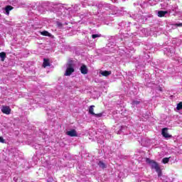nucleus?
I'll use <instances>...</instances> for the list:
<instances>
[{
    "mask_svg": "<svg viewBox=\"0 0 182 182\" xmlns=\"http://www.w3.org/2000/svg\"><path fill=\"white\" fill-rule=\"evenodd\" d=\"M0 58H1V60H5V58H6V53L4 52L0 53Z\"/></svg>",
    "mask_w": 182,
    "mask_h": 182,
    "instance_id": "4be33fe9",
    "label": "nucleus"
},
{
    "mask_svg": "<svg viewBox=\"0 0 182 182\" xmlns=\"http://www.w3.org/2000/svg\"><path fill=\"white\" fill-rule=\"evenodd\" d=\"M41 35H42L43 36H48V38H52V35L50 34V33L48 32L47 31L41 32Z\"/></svg>",
    "mask_w": 182,
    "mask_h": 182,
    "instance_id": "dca6fc26",
    "label": "nucleus"
},
{
    "mask_svg": "<svg viewBox=\"0 0 182 182\" xmlns=\"http://www.w3.org/2000/svg\"><path fill=\"white\" fill-rule=\"evenodd\" d=\"M80 70L82 73V75H87L89 70L87 69V66H86L85 64H82L80 68Z\"/></svg>",
    "mask_w": 182,
    "mask_h": 182,
    "instance_id": "1a4fd4ad",
    "label": "nucleus"
},
{
    "mask_svg": "<svg viewBox=\"0 0 182 182\" xmlns=\"http://www.w3.org/2000/svg\"><path fill=\"white\" fill-rule=\"evenodd\" d=\"M168 161H170V158H164L162 159V163L164 164H167V163H168Z\"/></svg>",
    "mask_w": 182,
    "mask_h": 182,
    "instance_id": "393cba45",
    "label": "nucleus"
},
{
    "mask_svg": "<svg viewBox=\"0 0 182 182\" xmlns=\"http://www.w3.org/2000/svg\"><path fill=\"white\" fill-rule=\"evenodd\" d=\"M146 56H147L148 58H149V55H146Z\"/></svg>",
    "mask_w": 182,
    "mask_h": 182,
    "instance_id": "4c0bfd02",
    "label": "nucleus"
},
{
    "mask_svg": "<svg viewBox=\"0 0 182 182\" xmlns=\"http://www.w3.org/2000/svg\"><path fill=\"white\" fill-rule=\"evenodd\" d=\"M175 26H179L181 27L182 26V23H176Z\"/></svg>",
    "mask_w": 182,
    "mask_h": 182,
    "instance_id": "473e14b6",
    "label": "nucleus"
},
{
    "mask_svg": "<svg viewBox=\"0 0 182 182\" xmlns=\"http://www.w3.org/2000/svg\"><path fill=\"white\" fill-rule=\"evenodd\" d=\"M124 25H126V21H122V22L119 23V26L120 28H119V29H123V28H124Z\"/></svg>",
    "mask_w": 182,
    "mask_h": 182,
    "instance_id": "b1692460",
    "label": "nucleus"
},
{
    "mask_svg": "<svg viewBox=\"0 0 182 182\" xmlns=\"http://www.w3.org/2000/svg\"><path fill=\"white\" fill-rule=\"evenodd\" d=\"M86 4L88 6H92L93 15H97L100 21H107L110 19L112 15H115V16L124 15V8L119 9L110 4H103L96 0H87Z\"/></svg>",
    "mask_w": 182,
    "mask_h": 182,
    "instance_id": "f257e3e1",
    "label": "nucleus"
},
{
    "mask_svg": "<svg viewBox=\"0 0 182 182\" xmlns=\"http://www.w3.org/2000/svg\"><path fill=\"white\" fill-rule=\"evenodd\" d=\"M100 73L102 76H109V75H112V72L110 71H101Z\"/></svg>",
    "mask_w": 182,
    "mask_h": 182,
    "instance_id": "aec40b11",
    "label": "nucleus"
},
{
    "mask_svg": "<svg viewBox=\"0 0 182 182\" xmlns=\"http://www.w3.org/2000/svg\"><path fill=\"white\" fill-rule=\"evenodd\" d=\"M114 4H119V0H111Z\"/></svg>",
    "mask_w": 182,
    "mask_h": 182,
    "instance_id": "2f4dec72",
    "label": "nucleus"
},
{
    "mask_svg": "<svg viewBox=\"0 0 182 182\" xmlns=\"http://www.w3.org/2000/svg\"><path fill=\"white\" fill-rule=\"evenodd\" d=\"M125 1H127V0H122V2H125Z\"/></svg>",
    "mask_w": 182,
    "mask_h": 182,
    "instance_id": "e433bc0d",
    "label": "nucleus"
},
{
    "mask_svg": "<svg viewBox=\"0 0 182 182\" xmlns=\"http://www.w3.org/2000/svg\"><path fill=\"white\" fill-rule=\"evenodd\" d=\"M66 134L70 136V137H76L77 136V132H76V130L75 129H71L70 131L67 132Z\"/></svg>",
    "mask_w": 182,
    "mask_h": 182,
    "instance_id": "ddd939ff",
    "label": "nucleus"
},
{
    "mask_svg": "<svg viewBox=\"0 0 182 182\" xmlns=\"http://www.w3.org/2000/svg\"><path fill=\"white\" fill-rule=\"evenodd\" d=\"M146 163L150 166L152 170H155L156 171L159 177H161V169L160 168V166L157 162H156L154 160L150 159L149 158H146Z\"/></svg>",
    "mask_w": 182,
    "mask_h": 182,
    "instance_id": "423d86ee",
    "label": "nucleus"
},
{
    "mask_svg": "<svg viewBox=\"0 0 182 182\" xmlns=\"http://www.w3.org/2000/svg\"><path fill=\"white\" fill-rule=\"evenodd\" d=\"M52 180H53V178H50L49 180H48V182H52Z\"/></svg>",
    "mask_w": 182,
    "mask_h": 182,
    "instance_id": "c9c22d12",
    "label": "nucleus"
},
{
    "mask_svg": "<svg viewBox=\"0 0 182 182\" xmlns=\"http://www.w3.org/2000/svg\"><path fill=\"white\" fill-rule=\"evenodd\" d=\"M94 110H95V105L90 106V108H89L90 114H92V116H94L95 114Z\"/></svg>",
    "mask_w": 182,
    "mask_h": 182,
    "instance_id": "6ab92c4d",
    "label": "nucleus"
},
{
    "mask_svg": "<svg viewBox=\"0 0 182 182\" xmlns=\"http://www.w3.org/2000/svg\"><path fill=\"white\" fill-rule=\"evenodd\" d=\"M123 29L127 31H130V22H126Z\"/></svg>",
    "mask_w": 182,
    "mask_h": 182,
    "instance_id": "a211bd4d",
    "label": "nucleus"
},
{
    "mask_svg": "<svg viewBox=\"0 0 182 182\" xmlns=\"http://www.w3.org/2000/svg\"><path fill=\"white\" fill-rule=\"evenodd\" d=\"M0 143H5V140L2 136H0Z\"/></svg>",
    "mask_w": 182,
    "mask_h": 182,
    "instance_id": "c756f323",
    "label": "nucleus"
},
{
    "mask_svg": "<svg viewBox=\"0 0 182 182\" xmlns=\"http://www.w3.org/2000/svg\"><path fill=\"white\" fill-rule=\"evenodd\" d=\"M160 2V6L162 9H167L169 14L174 12L177 14L178 12V6L177 4H180V0H159Z\"/></svg>",
    "mask_w": 182,
    "mask_h": 182,
    "instance_id": "f03ea898",
    "label": "nucleus"
},
{
    "mask_svg": "<svg viewBox=\"0 0 182 182\" xmlns=\"http://www.w3.org/2000/svg\"><path fill=\"white\" fill-rule=\"evenodd\" d=\"M128 16H129V18H132V19L137 21L138 23H144V22H146V21H147V18L141 15V11H139V13H129Z\"/></svg>",
    "mask_w": 182,
    "mask_h": 182,
    "instance_id": "39448f33",
    "label": "nucleus"
},
{
    "mask_svg": "<svg viewBox=\"0 0 182 182\" xmlns=\"http://www.w3.org/2000/svg\"><path fill=\"white\" fill-rule=\"evenodd\" d=\"M157 4H159V1L157 0H149L148 1L138 0L136 3L134 4V6L136 8L140 6L142 8V9H146L149 5H151V6H154V5H157Z\"/></svg>",
    "mask_w": 182,
    "mask_h": 182,
    "instance_id": "20e7f679",
    "label": "nucleus"
},
{
    "mask_svg": "<svg viewBox=\"0 0 182 182\" xmlns=\"http://www.w3.org/2000/svg\"><path fill=\"white\" fill-rule=\"evenodd\" d=\"M93 116H95V117H102V113L95 114Z\"/></svg>",
    "mask_w": 182,
    "mask_h": 182,
    "instance_id": "c85d7f7f",
    "label": "nucleus"
},
{
    "mask_svg": "<svg viewBox=\"0 0 182 182\" xmlns=\"http://www.w3.org/2000/svg\"><path fill=\"white\" fill-rule=\"evenodd\" d=\"M101 36H102V35H100V34H92V39H96V38H100Z\"/></svg>",
    "mask_w": 182,
    "mask_h": 182,
    "instance_id": "bb28decb",
    "label": "nucleus"
},
{
    "mask_svg": "<svg viewBox=\"0 0 182 182\" xmlns=\"http://www.w3.org/2000/svg\"><path fill=\"white\" fill-rule=\"evenodd\" d=\"M15 1H16V0H9V2H10V4H15Z\"/></svg>",
    "mask_w": 182,
    "mask_h": 182,
    "instance_id": "72a5a7b5",
    "label": "nucleus"
},
{
    "mask_svg": "<svg viewBox=\"0 0 182 182\" xmlns=\"http://www.w3.org/2000/svg\"><path fill=\"white\" fill-rule=\"evenodd\" d=\"M14 9V7H12L11 6H6L4 9V14L6 15H9V11H12Z\"/></svg>",
    "mask_w": 182,
    "mask_h": 182,
    "instance_id": "2eb2a0df",
    "label": "nucleus"
},
{
    "mask_svg": "<svg viewBox=\"0 0 182 182\" xmlns=\"http://www.w3.org/2000/svg\"><path fill=\"white\" fill-rule=\"evenodd\" d=\"M20 5H21V6H25V5H26V3H21Z\"/></svg>",
    "mask_w": 182,
    "mask_h": 182,
    "instance_id": "f704fd0d",
    "label": "nucleus"
},
{
    "mask_svg": "<svg viewBox=\"0 0 182 182\" xmlns=\"http://www.w3.org/2000/svg\"><path fill=\"white\" fill-rule=\"evenodd\" d=\"M107 48H109V49H113V47H112V43H109L107 44Z\"/></svg>",
    "mask_w": 182,
    "mask_h": 182,
    "instance_id": "7c9ffc66",
    "label": "nucleus"
},
{
    "mask_svg": "<svg viewBox=\"0 0 182 182\" xmlns=\"http://www.w3.org/2000/svg\"><path fill=\"white\" fill-rule=\"evenodd\" d=\"M1 112L4 113V114H11V108L8 106H2Z\"/></svg>",
    "mask_w": 182,
    "mask_h": 182,
    "instance_id": "9d476101",
    "label": "nucleus"
},
{
    "mask_svg": "<svg viewBox=\"0 0 182 182\" xmlns=\"http://www.w3.org/2000/svg\"><path fill=\"white\" fill-rule=\"evenodd\" d=\"M167 14H168V11H159L157 15L159 18H163V16H166Z\"/></svg>",
    "mask_w": 182,
    "mask_h": 182,
    "instance_id": "4468645a",
    "label": "nucleus"
},
{
    "mask_svg": "<svg viewBox=\"0 0 182 182\" xmlns=\"http://www.w3.org/2000/svg\"><path fill=\"white\" fill-rule=\"evenodd\" d=\"M167 130H168V128L162 129L161 134L165 137V139H170L171 138V135L168 134Z\"/></svg>",
    "mask_w": 182,
    "mask_h": 182,
    "instance_id": "9b49d317",
    "label": "nucleus"
},
{
    "mask_svg": "<svg viewBox=\"0 0 182 182\" xmlns=\"http://www.w3.org/2000/svg\"><path fill=\"white\" fill-rule=\"evenodd\" d=\"M132 107H134L135 106L140 105V101L134 100L132 101Z\"/></svg>",
    "mask_w": 182,
    "mask_h": 182,
    "instance_id": "5701e85b",
    "label": "nucleus"
},
{
    "mask_svg": "<svg viewBox=\"0 0 182 182\" xmlns=\"http://www.w3.org/2000/svg\"><path fill=\"white\" fill-rule=\"evenodd\" d=\"M43 66V68H47V66H50V63H49V60H48L46 58H44Z\"/></svg>",
    "mask_w": 182,
    "mask_h": 182,
    "instance_id": "f3484780",
    "label": "nucleus"
},
{
    "mask_svg": "<svg viewBox=\"0 0 182 182\" xmlns=\"http://www.w3.org/2000/svg\"><path fill=\"white\" fill-rule=\"evenodd\" d=\"M57 8H60V11H63L61 15L68 19H70L72 16H75V12H77V11H79V6L77 4H75L71 7H66L65 4H64V6L57 4Z\"/></svg>",
    "mask_w": 182,
    "mask_h": 182,
    "instance_id": "7ed1b4c3",
    "label": "nucleus"
},
{
    "mask_svg": "<svg viewBox=\"0 0 182 182\" xmlns=\"http://www.w3.org/2000/svg\"><path fill=\"white\" fill-rule=\"evenodd\" d=\"M176 109H177V110H181V109H182V102H179L177 105Z\"/></svg>",
    "mask_w": 182,
    "mask_h": 182,
    "instance_id": "cd10ccee",
    "label": "nucleus"
},
{
    "mask_svg": "<svg viewBox=\"0 0 182 182\" xmlns=\"http://www.w3.org/2000/svg\"><path fill=\"white\" fill-rule=\"evenodd\" d=\"M38 14L39 9H38V6H31V9L28 11V16L32 17L33 15H38Z\"/></svg>",
    "mask_w": 182,
    "mask_h": 182,
    "instance_id": "0eeeda50",
    "label": "nucleus"
},
{
    "mask_svg": "<svg viewBox=\"0 0 182 182\" xmlns=\"http://www.w3.org/2000/svg\"><path fill=\"white\" fill-rule=\"evenodd\" d=\"M134 36H136V33H134Z\"/></svg>",
    "mask_w": 182,
    "mask_h": 182,
    "instance_id": "58836bf2",
    "label": "nucleus"
},
{
    "mask_svg": "<svg viewBox=\"0 0 182 182\" xmlns=\"http://www.w3.org/2000/svg\"><path fill=\"white\" fill-rule=\"evenodd\" d=\"M98 166L100 167V168H106V164L103 163L102 161H99Z\"/></svg>",
    "mask_w": 182,
    "mask_h": 182,
    "instance_id": "412c9836",
    "label": "nucleus"
},
{
    "mask_svg": "<svg viewBox=\"0 0 182 182\" xmlns=\"http://www.w3.org/2000/svg\"><path fill=\"white\" fill-rule=\"evenodd\" d=\"M56 25L58 28H59L60 29H68V27H66V26H68V22H65V23H62L59 21H57Z\"/></svg>",
    "mask_w": 182,
    "mask_h": 182,
    "instance_id": "f8f14e48",
    "label": "nucleus"
},
{
    "mask_svg": "<svg viewBox=\"0 0 182 182\" xmlns=\"http://www.w3.org/2000/svg\"><path fill=\"white\" fill-rule=\"evenodd\" d=\"M74 72H75V69L73 68V66H72V64H68L65 76H70L72 73H73Z\"/></svg>",
    "mask_w": 182,
    "mask_h": 182,
    "instance_id": "6e6552de",
    "label": "nucleus"
},
{
    "mask_svg": "<svg viewBox=\"0 0 182 182\" xmlns=\"http://www.w3.org/2000/svg\"><path fill=\"white\" fill-rule=\"evenodd\" d=\"M124 129H127V127L124 126H122L119 129V130L118 131L117 134H122V132H123Z\"/></svg>",
    "mask_w": 182,
    "mask_h": 182,
    "instance_id": "a878e982",
    "label": "nucleus"
}]
</instances>
